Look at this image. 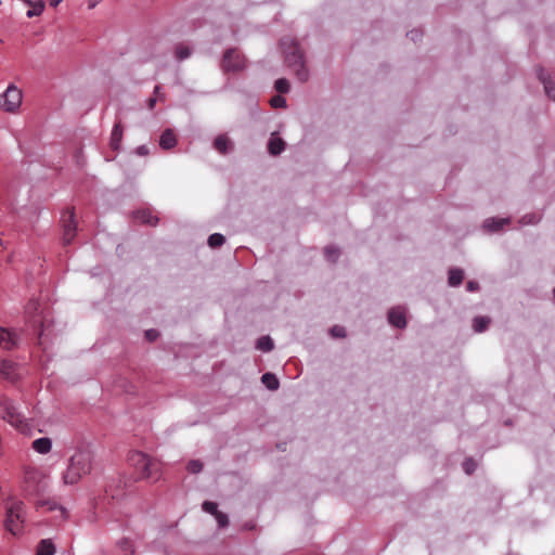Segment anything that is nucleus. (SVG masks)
Wrapping results in <instances>:
<instances>
[{
  "instance_id": "nucleus-39",
  "label": "nucleus",
  "mask_w": 555,
  "mask_h": 555,
  "mask_svg": "<svg viewBox=\"0 0 555 555\" xmlns=\"http://www.w3.org/2000/svg\"><path fill=\"white\" fill-rule=\"evenodd\" d=\"M145 337L150 341H154L158 337V332L156 330H149L145 332Z\"/></svg>"
},
{
  "instance_id": "nucleus-33",
  "label": "nucleus",
  "mask_w": 555,
  "mask_h": 555,
  "mask_svg": "<svg viewBox=\"0 0 555 555\" xmlns=\"http://www.w3.org/2000/svg\"><path fill=\"white\" fill-rule=\"evenodd\" d=\"M203 509L206 512V513H209L211 515H214L215 517L217 516V514L220 512L218 511V505L217 503L215 502H211V501H205L203 503Z\"/></svg>"
},
{
  "instance_id": "nucleus-19",
  "label": "nucleus",
  "mask_w": 555,
  "mask_h": 555,
  "mask_svg": "<svg viewBox=\"0 0 555 555\" xmlns=\"http://www.w3.org/2000/svg\"><path fill=\"white\" fill-rule=\"evenodd\" d=\"M135 218L144 223V224H149V225H156V223L158 222V218L155 217L152 211L147 210V209H143V210H139L135 215Z\"/></svg>"
},
{
  "instance_id": "nucleus-21",
  "label": "nucleus",
  "mask_w": 555,
  "mask_h": 555,
  "mask_svg": "<svg viewBox=\"0 0 555 555\" xmlns=\"http://www.w3.org/2000/svg\"><path fill=\"white\" fill-rule=\"evenodd\" d=\"M122 139V127L119 124H116L111 133V147L113 150H118L120 142Z\"/></svg>"
},
{
  "instance_id": "nucleus-31",
  "label": "nucleus",
  "mask_w": 555,
  "mask_h": 555,
  "mask_svg": "<svg viewBox=\"0 0 555 555\" xmlns=\"http://www.w3.org/2000/svg\"><path fill=\"white\" fill-rule=\"evenodd\" d=\"M274 88L279 93H287L289 91V82L285 78H280L275 81Z\"/></svg>"
},
{
  "instance_id": "nucleus-18",
  "label": "nucleus",
  "mask_w": 555,
  "mask_h": 555,
  "mask_svg": "<svg viewBox=\"0 0 555 555\" xmlns=\"http://www.w3.org/2000/svg\"><path fill=\"white\" fill-rule=\"evenodd\" d=\"M232 146L231 140L225 134H219L214 141V147L220 154H227Z\"/></svg>"
},
{
  "instance_id": "nucleus-20",
  "label": "nucleus",
  "mask_w": 555,
  "mask_h": 555,
  "mask_svg": "<svg viewBox=\"0 0 555 555\" xmlns=\"http://www.w3.org/2000/svg\"><path fill=\"white\" fill-rule=\"evenodd\" d=\"M285 143L279 137H272L268 143V150L271 155H279L284 150Z\"/></svg>"
},
{
  "instance_id": "nucleus-26",
  "label": "nucleus",
  "mask_w": 555,
  "mask_h": 555,
  "mask_svg": "<svg viewBox=\"0 0 555 555\" xmlns=\"http://www.w3.org/2000/svg\"><path fill=\"white\" fill-rule=\"evenodd\" d=\"M29 5L31 8L26 13L27 17H29V18L34 17V16L41 15L44 10V2L41 0H39L37 2H31Z\"/></svg>"
},
{
  "instance_id": "nucleus-28",
  "label": "nucleus",
  "mask_w": 555,
  "mask_h": 555,
  "mask_svg": "<svg viewBox=\"0 0 555 555\" xmlns=\"http://www.w3.org/2000/svg\"><path fill=\"white\" fill-rule=\"evenodd\" d=\"M490 323V319L487 317H477L474 319L473 327L477 333L483 332Z\"/></svg>"
},
{
  "instance_id": "nucleus-34",
  "label": "nucleus",
  "mask_w": 555,
  "mask_h": 555,
  "mask_svg": "<svg viewBox=\"0 0 555 555\" xmlns=\"http://www.w3.org/2000/svg\"><path fill=\"white\" fill-rule=\"evenodd\" d=\"M188 470L192 474H197L203 469V464L198 460H192L186 466Z\"/></svg>"
},
{
  "instance_id": "nucleus-46",
  "label": "nucleus",
  "mask_w": 555,
  "mask_h": 555,
  "mask_svg": "<svg viewBox=\"0 0 555 555\" xmlns=\"http://www.w3.org/2000/svg\"><path fill=\"white\" fill-rule=\"evenodd\" d=\"M525 219H526V217H524V218H522L524 223H531V222H532V220H531V219H530V220H528V221H525Z\"/></svg>"
},
{
  "instance_id": "nucleus-23",
  "label": "nucleus",
  "mask_w": 555,
  "mask_h": 555,
  "mask_svg": "<svg viewBox=\"0 0 555 555\" xmlns=\"http://www.w3.org/2000/svg\"><path fill=\"white\" fill-rule=\"evenodd\" d=\"M509 222L508 219L501 218V219H487L485 221V228H487L490 231H499L501 230L505 224Z\"/></svg>"
},
{
  "instance_id": "nucleus-12",
  "label": "nucleus",
  "mask_w": 555,
  "mask_h": 555,
  "mask_svg": "<svg viewBox=\"0 0 555 555\" xmlns=\"http://www.w3.org/2000/svg\"><path fill=\"white\" fill-rule=\"evenodd\" d=\"M538 77L544 86V90L551 100L555 101V83L550 74H545L543 68L538 69Z\"/></svg>"
},
{
  "instance_id": "nucleus-7",
  "label": "nucleus",
  "mask_w": 555,
  "mask_h": 555,
  "mask_svg": "<svg viewBox=\"0 0 555 555\" xmlns=\"http://www.w3.org/2000/svg\"><path fill=\"white\" fill-rule=\"evenodd\" d=\"M246 66L247 59L237 48H230L224 51L220 63L223 73H241Z\"/></svg>"
},
{
  "instance_id": "nucleus-36",
  "label": "nucleus",
  "mask_w": 555,
  "mask_h": 555,
  "mask_svg": "<svg viewBox=\"0 0 555 555\" xmlns=\"http://www.w3.org/2000/svg\"><path fill=\"white\" fill-rule=\"evenodd\" d=\"M215 518L220 528H224L229 525L228 515L222 512H219Z\"/></svg>"
},
{
  "instance_id": "nucleus-9",
  "label": "nucleus",
  "mask_w": 555,
  "mask_h": 555,
  "mask_svg": "<svg viewBox=\"0 0 555 555\" xmlns=\"http://www.w3.org/2000/svg\"><path fill=\"white\" fill-rule=\"evenodd\" d=\"M61 222L63 227V243L68 245L73 242L77 229L74 208H68L66 211H64Z\"/></svg>"
},
{
  "instance_id": "nucleus-4",
  "label": "nucleus",
  "mask_w": 555,
  "mask_h": 555,
  "mask_svg": "<svg viewBox=\"0 0 555 555\" xmlns=\"http://www.w3.org/2000/svg\"><path fill=\"white\" fill-rule=\"evenodd\" d=\"M92 468V454L87 450H78L69 459V464L63 474L65 485H76Z\"/></svg>"
},
{
  "instance_id": "nucleus-16",
  "label": "nucleus",
  "mask_w": 555,
  "mask_h": 555,
  "mask_svg": "<svg viewBox=\"0 0 555 555\" xmlns=\"http://www.w3.org/2000/svg\"><path fill=\"white\" fill-rule=\"evenodd\" d=\"M55 551V545L51 539H42L36 547V555H54Z\"/></svg>"
},
{
  "instance_id": "nucleus-32",
  "label": "nucleus",
  "mask_w": 555,
  "mask_h": 555,
  "mask_svg": "<svg viewBox=\"0 0 555 555\" xmlns=\"http://www.w3.org/2000/svg\"><path fill=\"white\" fill-rule=\"evenodd\" d=\"M324 253L326 259L331 262H335L339 256V250L334 246H327Z\"/></svg>"
},
{
  "instance_id": "nucleus-27",
  "label": "nucleus",
  "mask_w": 555,
  "mask_h": 555,
  "mask_svg": "<svg viewBox=\"0 0 555 555\" xmlns=\"http://www.w3.org/2000/svg\"><path fill=\"white\" fill-rule=\"evenodd\" d=\"M191 48L185 44H178L175 49V55L178 61H183L191 55Z\"/></svg>"
},
{
  "instance_id": "nucleus-41",
  "label": "nucleus",
  "mask_w": 555,
  "mask_h": 555,
  "mask_svg": "<svg viewBox=\"0 0 555 555\" xmlns=\"http://www.w3.org/2000/svg\"><path fill=\"white\" fill-rule=\"evenodd\" d=\"M408 36L415 41L416 39L422 37V33L420 30H411Z\"/></svg>"
},
{
  "instance_id": "nucleus-30",
  "label": "nucleus",
  "mask_w": 555,
  "mask_h": 555,
  "mask_svg": "<svg viewBox=\"0 0 555 555\" xmlns=\"http://www.w3.org/2000/svg\"><path fill=\"white\" fill-rule=\"evenodd\" d=\"M224 236L219 233H214L208 238V245L212 248L219 247L224 243Z\"/></svg>"
},
{
  "instance_id": "nucleus-5",
  "label": "nucleus",
  "mask_w": 555,
  "mask_h": 555,
  "mask_svg": "<svg viewBox=\"0 0 555 555\" xmlns=\"http://www.w3.org/2000/svg\"><path fill=\"white\" fill-rule=\"evenodd\" d=\"M7 516L4 526L7 531L13 535H18L23 532L25 518H26V506L21 500H11L7 503Z\"/></svg>"
},
{
  "instance_id": "nucleus-38",
  "label": "nucleus",
  "mask_w": 555,
  "mask_h": 555,
  "mask_svg": "<svg viewBox=\"0 0 555 555\" xmlns=\"http://www.w3.org/2000/svg\"><path fill=\"white\" fill-rule=\"evenodd\" d=\"M464 470L467 473V474H472L474 470H475V467H476V463L474 462V460L472 459H467L464 464Z\"/></svg>"
},
{
  "instance_id": "nucleus-44",
  "label": "nucleus",
  "mask_w": 555,
  "mask_h": 555,
  "mask_svg": "<svg viewBox=\"0 0 555 555\" xmlns=\"http://www.w3.org/2000/svg\"><path fill=\"white\" fill-rule=\"evenodd\" d=\"M154 93H155L156 95H159V100H160V101H164L165 95H164V94H160V87H159V86H156V87L154 88Z\"/></svg>"
},
{
  "instance_id": "nucleus-22",
  "label": "nucleus",
  "mask_w": 555,
  "mask_h": 555,
  "mask_svg": "<svg viewBox=\"0 0 555 555\" xmlns=\"http://www.w3.org/2000/svg\"><path fill=\"white\" fill-rule=\"evenodd\" d=\"M118 550L124 555H133L135 552L134 544L129 538H122L117 542Z\"/></svg>"
},
{
  "instance_id": "nucleus-42",
  "label": "nucleus",
  "mask_w": 555,
  "mask_h": 555,
  "mask_svg": "<svg viewBox=\"0 0 555 555\" xmlns=\"http://www.w3.org/2000/svg\"><path fill=\"white\" fill-rule=\"evenodd\" d=\"M156 102H157V99H156L155 96L150 98V99L147 100V107H149L150 109H153V108L155 107V105H156Z\"/></svg>"
},
{
  "instance_id": "nucleus-2",
  "label": "nucleus",
  "mask_w": 555,
  "mask_h": 555,
  "mask_svg": "<svg viewBox=\"0 0 555 555\" xmlns=\"http://www.w3.org/2000/svg\"><path fill=\"white\" fill-rule=\"evenodd\" d=\"M0 414L2 420L15 428L20 434L25 436L33 435L35 429L34 420L25 417L12 399L8 397H0Z\"/></svg>"
},
{
  "instance_id": "nucleus-8",
  "label": "nucleus",
  "mask_w": 555,
  "mask_h": 555,
  "mask_svg": "<svg viewBox=\"0 0 555 555\" xmlns=\"http://www.w3.org/2000/svg\"><path fill=\"white\" fill-rule=\"evenodd\" d=\"M22 101V90L15 85H10L7 90L0 94V111L16 114L20 111Z\"/></svg>"
},
{
  "instance_id": "nucleus-11",
  "label": "nucleus",
  "mask_w": 555,
  "mask_h": 555,
  "mask_svg": "<svg viewBox=\"0 0 555 555\" xmlns=\"http://www.w3.org/2000/svg\"><path fill=\"white\" fill-rule=\"evenodd\" d=\"M388 320L391 325L399 328H403L406 325L405 312L400 307H396L389 310Z\"/></svg>"
},
{
  "instance_id": "nucleus-37",
  "label": "nucleus",
  "mask_w": 555,
  "mask_h": 555,
  "mask_svg": "<svg viewBox=\"0 0 555 555\" xmlns=\"http://www.w3.org/2000/svg\"><path fill=\"white\" fill-rule=\"evenodd\" d=\"M331 334L333 337L343 338L346 336V331L343 326L335 325L331 328Z\"/></svg>"
},
{
  "instance_id": "nucleus-6",
  "label": "nucleus",
  "mask_w": 555,
  "mask_h": 555,
  "mask_svg": "<svg viewBox=\"0 0 555 555\" xmlns=\"http://www.w3.org/2000/svg\"><path fill=\"white\" fill-rule=\"evenodd\" d=\"M47 474L37 467H27L24 470L23 490L27 496H38L48 488Z\"/></svg>"
},
{
  "instance_id": "nucleus-25",
  "label": "nucleus",
  "mask_w": 555,
  "mask_h": 555,
  "mask_svg": "<svg viewBox=\"0 0 555 555\" xmlns=\"http://www.w3.org/2000/svg\"><path fill=\"white\" fill-rule=\"evenodd\" d=\"M464 278V273L461 269H451L449 271V284L451 286H459Z\"/></svg>"
},
{
  "instance_id": "nucleus-29",
  "label": "nucleus",
  "mask_w": 555,
  "mask_h": 555,
  "mask_svg": "<svg viewBox=\"0 0 555 555\" xmlns=\"http://www.w3.org/2000/svg\"><path fill=\"white\" fill-rule=\"evenodd\" d=\"M257 349L268 352L273 349V341L269 336H262L257 340Z\"/></svg>"
},
{
  "instance_id": "nucleus-14",
  "label": "nucleus",
  "mask_w": 555,
  "mask_h": 555,
  "mask_svg": "<svg viewBox=\"0 0 555 555\" xmlns=\"http://www.w3.org/2000/svg\"><path fill=\"white\" fill-rule=\"evenodd\" d=\"M16 341L14 335L8 330L0 327V348L10 350L15 347Z\"/></svg>"
},
{
  "instance_id": "nucleus-13",
  "label": "nucleus",
  "mask_w": 555,
  "mask_h": 555,
  "mask_svg": "<svg viewBox=\"0 0 555 555\" xmlns=\"http://www.w3.org/2000/svg\"><path fill=\"white\" fill-rule=\"evenodd\" d=\"M177 144V137L172 129H166L159 139V145L164 150H170Z\"/></svg>"
},
{
  "instance_id": "nucleus-43",
  "label": "nucleus",
  "mask_w": 555,
  "mask_h": 555,
  "mask_svg": "<svg viewBox=\"0 0 555 555\" xmlns=\"http://www.w3.org/2000/svg\"><path fill=\"white\" fill-rule=\"evenodd\" d=\"M137 152L139 155H147L149 149L146 146L142 145V146L138 147Z\"/></svg>"
},
{
  "instance_id": "nucleus-24",
  "label": "nucleus",
  "mask_w": 555,
  "mask_h": 555,
  "mask_svg": "<svg viewBox=\"0 0 555 555\" xmlns=\"http://www.w3.org/2000/svg\"><path fill=\"white\" fill-rule=\"evenodd\" d=\"M261 382L270 390H276L279 388V379L272 373H264L261 377Z\"/></svg>"
},
{
  "instance_id": "nucleus-15",
  "label": "nucleus",
  "mask_w": 555,
  "mask_h": 555,
  "mask_svg": "<svg viewBox=\"0 0 555 555\" xmlns=\"http://www.w3.org/2000/svg\"><path fill=\"white\" fill-rule=\"evenodd\" d=\"M31 447L37 453L47 454L52 449V441L48 437H42L34 440Z\"/></svg>"
},
{
  "instance_id": "nucleus-45",
  "label": "nucleus",
  "mask_w": 555,
  "mask_h": 555,
  "mask_svg": "<svg viewBox=\"0 0 555 555\" xmlns=\"http://www.w3.org/2000/svg\"><path fill=\"white\" fill-rule=\"evenodd\" d=\"M61 2H62V0H50V5L55 8V7H57Z\"/></svg>"
},
{
  "instance_id": "nucleus-3",
  "label": "nucleus",
  "mask_w": 555,
  "mask_h": 555,
  "mask_svg": "<svg viewBox=\"0 0 555 555\" xmlns=\"http://www.w3.org/2000/svg\"><path fill=\"white\" fill-rule=\"evenodd\" d=\"M138 480L156 481L162 476V463L141 451H132L128 456Z\"/></svg>"
},
{
  "instance_id": "nucleus-17",
  "label": "nucleus",
  "mask_w": 555,
  "mask_h": 555,
  "mask_svg": "<svg viewBox=\"0 0 555 555\" xmlns=\"http://www.w3.org/2000/svg\"><path fill=\"white\" fill-rule=\"evenodd\" d=\"M0 376L5 379H14L15 377V364L10 360L0 361Z\"/></svg>"
},
{
  "instance_id": "nucleus-35",
  "label": "nucleus",
  "mask_w": 555,
  "mask_h": 555,
  "mask_svg": "<svg viewBox=\"0 0 555 555\" xmlns=\"http://www.w3.org/2000/svg\"><path fill=\"white\" fill-rule=\"evenodd\" d=\"M270 104L272 107H285L286 100L281 95H275L271 99Z\"/></svg>"
},
{
  "instance_id": "nucleus-40",
  "label": "nucleus",
  "mask_w": 555,
  "mask_h": 555,
  "mask_svg": "<svg viewBox=\"0 0 555 555\" xmlns=\"http://www.w3.org/2000/svg\"><path fill=\"white\" fill-rule=\"evenodd\" d=\"M466 288L468 292H475L479 288V284L475 281L467 282Z\"/></svg>"
},
{
  "instance_id": "nucleus-1",
  "label": "nucleus",
  "mask_w": 555,
  "mask_h": 555,
  "mask_svg": "<svg viewBox=\"0 0 555 555\" xmlns=\"http://www.w3.org/2000/svg\"><path fill=\"white\" fill-rule=\"evenodd\" d=\"M280 44L286 65L294 70L299 81H307L309 73L305 65L304 52L297 40L292 37H283Z\"/></svg>"
},
{
  "instance_id": "nucleus-10",
  "label": "nucleus",
  "mask_w": 555,
  "mask_h": 555,
  "mask_svg": "<svg viewBox=\"0 0 555 555\" xmlns=\"http://www.w3.org/2000/svg\"><path fill=\"white\" fill-rule=\"evenodd\" d=\"M36 507L43 508V509L50 511V512H57L59 515L55 518L60 519V520H65L68 517L66 508L59 505L54 500H51V499L38 500L36 502Z\"/></svg>"
}]
</instances>
